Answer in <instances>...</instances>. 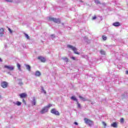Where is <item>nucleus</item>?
<instances>
[{"label":"nucleus","mask_w":128,"mask_h":128,"mask_svg":"<svg viewBox=\"0 0 128 128\" xmlns=\"http://www.w3.org/2000/svg\"><path fill=\"white\" fill-rule=\"evenodd\" d=\"M13 104H16V106H22V102L17 101L16 102H13Z\"/></svg>","instance_id":"obj_14"},{"label":"nucleus","mask_w":128,"mask_h":128,"mask_svg":"<svg viewBox=\"0 0 128 128\" xmlns=\"http://www.w3.org/2000/svg\"><path fill=\"white\" fill-rule=\"evenodd\" d=\"M112 26H120V22H116L112 24Z\"/></svg>","instance_id":"obj_12"},{"label":"nucleus","mask_w":128,"mask_h":128,"mask_svg":"<svg viewBox=\"0 0 128 128\" xmlns=\"http://www.w3.org/2000/svg\"><path fill=\"white\" fill-rule=\"evenodd\" d=\"M50 36H51V38H52V40H54V38H56V36H54V34H51Z\"/></svg>","instance_id":"obj_26"},{"label":"nucleus","mask_w":128,"mask_h":128,"mask_svg":"<svg viewBox=\"0 0 128 128\" xmlns=\"http://www.w3.org/2000/svg\"><path fill=\"white\" fill-rule=\"evenodd\" d=\"M102 38L103 40H106V36H102Z\"/></svg>","instance_id":"obj_25"},{"label":"nucleus","mask_w":128,"mask_h":128,"mask_svg":"<svg viewBox=\"0 0 128 128\" xmlns=\"http://www.w3.org/2000/svg\"><path fill=\"white\" fill-rule=\"evenodd\" d=\"M74 124H76V126H78V122H74Z\"/></svg>","instance_id":"obj_37"},{"label":"nucleus","mask_w":128,"mask_h":128,"mask_svg":"<svg viewBox=\"0 0 128 128\" xmlns=\"http://www.w3.org/2000/svg\"><path fill=\"white\" fill-rule=\"evenodd\" d=\"M96 16H94V17H92V20H96Z\"/></svg>","instance_id":"obj_30"},{"label":"nucleus","mask_w":128,"mask_h":128,"mask_svg":"<svg viewBox=\"0 0 128 128\" xmlns=\"http://www.w3.org/2000/svg\"><path fill=\"white\" fill-rule=\"evenodd\" d=\"M79 2H80V4H84V2H82V0H80V1H79Z\"/></svg>","instance_id":"obj_36"},{"label":"nucleus","mask_w":128,"mask_h":128,"mask_svg":"<svg viewBox=\"0 0 128 128\" xmlns=\"http://www.w3.org/2000/svg\"><path fill=\"white\" fill-rule=\"evenodd\" d=\"M8 30L10 32V34H12V30L10 29V28H8Z\"/></svg>","instance_id":"obj_29"},{"label":"nucleus","mask_w":128,"mask_h":128,"mask_svg":"<svg viewBox=\"0 0 128 128\" xmlns=\"http://www.w3.org/2000/svg\"><path fill=\"white\" fill-rule=\"evenodd\" d=\"M91 104H94V103L93 102H91Z\"/></svg>","instance_id":"obj_44"},{"label":"nucleus","mask_w":128,"mask_h":128,"mask_svg":"<svg viewBox=\"0 0 128 128\" xmlns=\"http://www.w3.org/2000/svg\"><path fill=\"white\" fill-rule=\"evenodd\" d=\"M124 118H122L120 119V122H124Z\"/></svg>","instance_id":"obj_34"},{"label":"nucleus","mask_w":128,"mask_h":128,"mask_svg":"<svg viewBox=\"0 0 128 128\" xmlns=\"http://www.w3.org/2000/svg\"><path fill=\"white\" fill-rule=\"evenodd\" d=\"M4 32V28L0 29V36H3Z\"/></svg>","instance_id":"obj_10"},{"label":"nucleus","mask_w":128,"mask_h":128,"mask_svg":"<svg viewBox=\"0 0 128 128\" xmlns=\"http://www.w3.org/2000/svg\"><path fill=\"white\" fill-rule=\"evenodd\" d=\"M1 86L3 88H6V86H8V82H3L1 83Z\"/></svg>","instance_id":"obj_7"},{"label":"nucleus","mask_w":128,"mask_h":128,"mask_svg":"<svg viewBox=\"0 0 128 128\" xmlns=\"http://www.w3.org/2000/svg\"><path fill=\"white\" fill-rule=\"evenodd\" d=\"M96 4H100V0H95Z\"/></svg>","instance_id":"obj_28"},{"label":"nucleus","mask_w":128,"mask_h":128,"mask_svg":"<svg viewBox=\"0 0 128 128\" xmlns=\"http://www.w3.org/2000/svg\"><path fill=\"white\" fill-rule=\"evenodd\" d=\"M126 96H128V93L126 92L122 95V98H125Z\"/></svg>","instance_id":"obj_20"},{"label":"nucleus","mask_w":128,"mask_h":128,"mask_svg":"<svg viewBox=\"0 0 128 128\" xmlns=\"http://www.w3.org/2000/svg\"><path fill=\"white\" fill-rule=\"evenodd\" d=\"M71 100H74V102H78V99L74 96H72L71 97Z\"/></svg>","instance_id":"obj_16"},{"label":"nucleus","mask_w":128,"mask_h":128,"mask_svg":"<svg viewBox=\"0 0 128 128\" xmlns=\"http://www.w3.org/2000/svg\"><path fill=\"white\" fill-rule=\"evenodd\" d=\"M100 54H106V52H104V50H101L100 51Z\"/></svg>","instance_id":"obj_21"},{"label":"nucleus","mask_w":128,"mask_h":128,"mask_svg":"<svg viewBox=\"0 0 128 128\" xmlns=\"http://www.w3.org/2000/svg\"><path fill=\"white\" fill-rule=\"evenodd\" d=\"M19 84H22V82H19Z\"/></svg>","instance_id":"obj_39"},{"label":"nucleus","mask_w":128,"mask_h":128,"mask_svg":"<svg viewBox=\"0 0 128 128\" xmlns=\"http://www.w3.org/2000/svg\"><path fill=\"white\" fill-rule=\"evenodd\" d=\"M42 90H43L44 94H46V90H44L43 88H42Z\"/></svg>","instance_id":"obj_32"},{"label":"nucleus","mask_w":128,"mask_h":128,"mask_svg":"<svg viewBox=\"0 0 128 128\" xmlns=\"http://www.w3.org/2000/svg\"><path fill=\"white\" fill-rule=\"evenodd\" d=\"M84 120L85 122V124H88L90 126L92 124V121L90 120L89 119L84 118Z\"/></svg>","instance_id":"obj_5"},{"label":"nucleus","mask_w":128,"mask_h":128,"mask_svg":"<svg viewBox=\"0 0 128 128\" xmlns=\"http://www.w3.org/2000/svg\"><path fill=\"white\" fill-rule=\"evenodd\" d=\"M52 106V104H49L48 106L44 107L42 110L40 112V114H46V112H48V108Z\"/></svg>","instance_id":"obj_1"},{"label":"nucleus","mask_w":128,"mask_h":128,"mask_svg":"<svg viewBox=\"0 0 128 128\" xmlns=\"http://www.w3.org/2000/svg\"><path fill=\"white\" fill-rule=\"evenodd\" d=\"M22 102H24V104H26V100H24V99H22Z\"/></svg>","instance_id":"obj_33"},{"label":"nucleus","mask_w":128,"mask_h":128,"mask_svg":"<svg viewBox=\"0 0 128 128\" xmlns=\"http://www.w3.org/2000/svg\"><path fill=\"white\" fill-rule=\"evenodd\" d=\"M49 20H51L54 22H56V24H60V20L54 18H49Z\"/></svg>","instance_id":"obj_2"},{"label":"nucleus","mask_w":128,"mask_h":128,"mask_svg":"<svg viewBox=\"0 0 128 128\" xmlns=\"http://www.w3.org/2000/svg\"><path fill=\"white\" fill-rule=\"evenodd\" d=\"M0 62H2V58H0Z\"/></svg>","instance_id":"obj_42"},{"label":"nucleus","mask_w":128,"mask_h":128,"mask_svg":"<svg viewBox=\"0 0 128 128\" xmlns=\"http://www.w3.org/2000/svg\"><path fill=\"white\" fill-rule=\"evenodd\" d=\"M84 40H85V42H86L88 44L90 42H88V37L87 36H84Z\"/></svg>","instance_id":"obj_24"},{"label":"nucleus","mask_w":128,"mask_h":128,"mask_svg":"<svg viewBox=\"0 0 128 128\" xmlns=\"http://www.w3.org/2000/svg\"><path fill=\"white\" fill-rule=\"evenodd\" d=\"M36 98L33 97L32 101V106H36Z\"/></svg>","instance_id":"obj_11"},{"label":"nucleus","mask_w":128,"mask_h":128,"mask_svg":"<svg viewBox=\"0 0 128 128\" xmlns=\"http://www.w3.org/2000/svg\"><path fill=\"white\" fill-rule=\"evenodd\" d=\"M26 70L29 72H30V68H31L30 66L28 64H26Z\"/></svg>","instance_id":"obj_18"},{"label":"nucleus","mask_w":128,"mask_h":128,"mask_svg":"<svg viewBox=\"0 0 128 128\" xmlns=\"http://www.w3.org/2000/svg\"><path fill=\"white\" fill-rule=\"evenodd\" d=\"M126 74H128V70L126 71Z\"/></svg>","instance_id":"obj_40"},{"label":"nucleus","mask_w":128,"mask_h":128,"mask_svg":"<svg viewBox=\"0 0 128 128\" xmlns=\"http://www.w3.org/2000/svg\"><path fill=\"white\" fill-rule=\"evenodd\" d=\"M102 124L104 126H106V124L104 122H102Z\"/></svg>","instance_id":"obj_31"},{"label":"nucleus","mask_w":128,"mask_h":128,"mask_svg":"<svg viewBox=\"0 0 128 128\" xmlns=\"http://www.w3.org/2000/svg\"><path fill=\"white\" fill-rule=\"evenodd\" d=\"M51 114H54L55 116H60V112L56 108H53L50 110Z\"/></svg>","instance_id":"obj_4"},{"label":"nucleus","mask_w":128,"mask_h":128,"mask_svg":"<svg viewBox=\"0 0 128 128\" xmlns=\"http://www.w3.org/2000/svg\"><path fill=\"white\" fill-rule=\"evenodd\" d=\"M72 60H76V58H75V57L72 56Z\"/></svg>","instance_id":"obj_35"},{"label":"nucleus","mask_w":128,"mask_h":128,"mask_svg":"<svg viewBox=\"0 0 128 128\" xmlns=\"http://www.w3.org/2000/svg\"><path fill=\"white\" fill-rule=\"evenodd\" d=\"M111 126H112V128H118V124L114 122L111 124Z\"/></svg>","instance_id":"obj_17"},{"label":"nucleus","mask_w":128,"mask_h":128,"mask_svg":"<svg viewBox=\"0 0 128 128\" xmlns=\"http://www.w3.org/2000/svg\"><path fill=\"white\" fill-rule=\"evenodd\" d=\"M0 98H2V95L0 94Z\"/></svg>","instance_id":"obj_43"},{"label":"nucleus","mask_w":128,"mask_h":128,"mask_svg":"<svg viewBox=\"0 0 128 128\" xmlns=\"http://www.w3.org/2000/svg\"><path fill=\"white\" fill-rule=\"evenodd\" d=\"M62 58V60H64V62H68V58H66V57Z\"/></svg>","instance_id":"obj_19"},{"label":"nucleus","mask_w":128,"mask_h":128,"mask_svg":"<svg viewBox=\"0 0 128 128\" xmlns=\"http://www.w3.org/2000/svg\"><path fill=\"white\" fill-rule=\"evenodd\" d=\"M4 68H7V70H14V66H6V65H5Z\"/></svg>","instance_id":"obj_6"},{"label":"nucleus","mask_w":128,"mask_h":128,"mask_svg":"<svg viewBox=\"0 0 128 128\" xmlns=\"http://www.w3.org/2000/svg\"><path fill=\"white\" fill-rule=\"evenodd\" d=\"M41 74H40V72L39 71H36V72H35L34 76H40Z\"/></svg>","instance_id":"obj_15"},{"label":"nucleus","mask_w":128,"mask_h":128,"mask_svg":"<svg viewBox=\"0 0 128 128\" xmlns=\"http://www.w3.org/2000/svg\"><path fill=\"white\" fill-rule=\"evenodd\" d=\"M76 104H77V106H78V108H81L80 104L78 102V101L76 102Z\"/></svg>","instance_id":"obj_22"},{"label":"nucleus","mask_w":128,"mask_h":128,"mask_svg":"<svg viewBox=\"0 0 128 128\" xmlns=\"http://www.w3.org/2000/svg\"><path fill=\"white\" fill-rule=\"evenodd\" d=\"M19 96L21 98H26L27 95L26 93H22L21 94H20Z\"/></svg>","instance_id":"obj_9"},{"label":"nucleus","mask_w":128,"mask_h":128,"mask_svg":"<svg viewBox=\"0 0 128 128\" xmlns=\"http://www.w3.org/2000/svg\"><path fill=\"white\" fill-rule=\"evenodd\" d=\"M79 98L81 100H82V102H86L88 100L84 97H82V96H78Z\"/></svg>","instance_id":"obj_13"},{"label":"nucleus","mask_w":128,"mask_h":128,"mask_svg":"<svg viewBox=\"0 0 128 128\" xmlns=\"http://www.w3.org/2000/svg\"><path fill=\"white\" fill-rule=\"evenodd\" d=\"M24 36L26 38H27V40H30V36H28V34H24Z\"/></svg>","instance_id":"obj_23"},{"label":"nucleus","mask_w":128,"mask_h":128,"mask_svg":"<svg viewBox=\"0 0 128 128\" xmlns=\"http://www.w3.org/2000/svg\"><path fill=\"white\" fill-rule=\"evenodd\" d=\"M6 2H12V0H6Z\"/></svg>","instance_id":"obj_38"},{"label":"nucleus","mask_w":128,"mask_h":128,"mask_svg":"<svg viewBox=\"0 0 128 128\" xmlns=\"http://www.w3.org/2000/svg\"><path fill=\"white\" fill-rule=\"evenodd\" d=\"M8 74L12 75V74H10V72H8Z\"/></svg>","instance_id":"obj_41"},{"label":"nucleus","mask_w":128,"mask_h":128,"mask_svg":"<svg viewBox=\"0 0 128 128\" xmlns=\"http://www.w3.org/2000/svg\"><path fill=\"white\" fill-rule=\"evenodd\" d=\"M67 47L68 48H70L73 50L76 54H78V52H76V48L72 45H68Z\"/></svg>","instance_id":"obj_3"},{"label":"nucleus","mask_w":128,"mask_h":128,"mask_svg":"<svg viewBox=\"0 0 128 128\" xmlns=\"http://www.w3.org/2000/svg\"><path fill=\"white\" fill-rule=\"evenodd\" d=\"M17 66L18 70H20V64H17Z\"/></svg>","instance_id":"obj_27"},{"label":"nucleus","mask_w":128,"mask_h":128,"mask_svg":"<svg viewBox=\"0 0 128 128\" xmlns=\"http://www.w3.org/2000/svg\"><path fill=\"white\" fill-rule=\"evenodd\" d=\"M38 60H41L42 62H46V58L42 56H38Z\"/></svg>","instance_id":"obj_8"}]
</instances>
